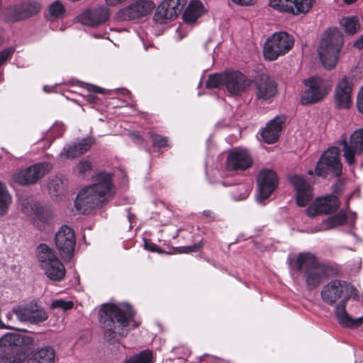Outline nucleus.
<instances>
[{
  "mask_svg": "<svg viewBox=\"0 0 363 363\" xmlns=\"http://www.w3.org/2000/svg\"><path fill=\"white\" fill-rule=\"evenodd\" d=\"M357 291L352 286L339 279L333 280L322 288L320 296L323 301L330 306L337 303L334 308V314L337 323L342 328H357L363 324V303H357L354 306L362 313V316L358 318L349 315L346 310L347 300L352 296L356 299L357 294L354 292Z\"/></svg>",
  "mask_w": 363,
  "mask_h": 363,
  "instance_id": "obj_1",
  "label": "nucleus"
},
{
  "mask_svg": "<svg viewBox=\"0 0 363 363\" xmlns=\"http://www.w3.org/2000/svg\"><path fill=\"white\" fill-rule=\"evenodd\" d=\"M99 315L104 340L114 344L128 335L127 328L133 320L135 311L125 303H105L101 306Z\"/></svg>",
  "mask_w": 363,
  "mask_h": 363,
  "instance_id": "obj_2",
  "label": "nucleus"
},
{
  "mask_svg": "<svg viewBox=\"0 0 363 363\" xmlns=\"http://www.w3.org/2000/svg\"><path fill=\"white\" fill-rule=\"evenodd\" d=\"M113 175L101 172L94 177V183L82 189L74 201L80 213L88 214L95 208H101L113 195Z\"/></svg>",
  "mask_w": 363,
  "mask_h": 363,
  "instance_id": "obj_3",
  "label": "nucleus"
},
{
  "mask_svg": "<svg viewBox=\"0 0 363 363\" xmlns=\"http://www.w3.org/2000/svg\"><path fill=\"white\" fill-rule=\"evenodd\" d=\"M290 266L294 280L303 282L308 290L317 288L330 271L328 265L320 262L315 255L308 252L298 253Z\"/></svg>",
  "mask_w": 363,
  "mask_h": 363,
  "instance_id": "obj_4",
  "label": "nucleus"
},
{
  "mask_svg": "<svg viewBox=\"0 0 363 363\" xmlns=\"http://www.w3.org/2000/svg\"><path fill=\"white\" fill-rule=\"evenodd\" d=\"M343 43V35L336 28H328L323 34L318 52L325 69H331L335 66Z\"/></svg>",
  "mask_w": 363,
  "mask_h": 363,
  "instance_id": "obj_5",
  "label": "nucleus"
},
{
  "mask_svg": "<svg viewBox=\"0 0 363 363\" xmlns=\"http://www.w3.org/2000/svg\"><path fill=\"white\" fill-rule=\"evenodd\" d=\"M38 260L46 276L55 281H62L65 276V268L54 252L45 244L38 247Z\"/></svg>",
  "mask_w": 363,
  "mask_h": 363,
  "instance_id": "obj_6",
  "label": "nucleus"
},
{
  "mask_svg": "<svg viewBox=\"0 0 363 363\" xmlns=\"http://www.w3.org/2000/svg\"><path fill=\"white\" fill-rule=\"evenodd\" d=\"M294 38L286 32L274 33L264 43L263 53L269 60H275L288 52L294 45Z\"/></svg>",
  "mask_w": 363,
  "mask_h": 363,
  "instance_id": "obj_7",
  "label": "nucleus"
},
{
  "mask_svg": "<svg viewBox=\"0 0 363 363\" xmlns=\"http://www.w3.org/2000/svg\"><path fill=\"white\" fill-rule=\"evenodd\" d=\"M342 169L340 150L337 147H331L321 155L316 164L315 173L324 178L328 174L340 177L342 174Z\"/></svg>",
  "mask_w": 363,
  "mask_h": 363,
  "instance_id": "obj_8",
  "label": "nucleus"
},
{
  "mask_svg": "<svg viewBox=\"0 0 363 363\" xmlns=\"http://www.w3.org/2000/svg\"><path fill=\"white\" fill-rule=\"evenodd\" d=\"M340 144L342 146L343 157L349 165L358 161L363 166V128L356 130L350 135L349 143L343 138Z\"/></svg>",
  "mask_w": 363,
  "mask_h": 363,
  "instance_id": "obj_9",
  "label": "nucleus"
},
{
  "mask_svg": "<svg viewBox=\"0 0 363 363\" xmlns=\"http://www.w3.org/2000/svg\"><path fill=\"white\" fill-rule=\"evenodd\" d=\"M41 4L36 0H25L9 6L6 10V18L16 22L28 18L40 12Z\"/></svg>",
  "mask_w": 363,
  "mask_h": 363,
  "instance_id": "obj_10",
  "label": "nucleus"
},
{
  "mask_svg": "<svg viewBox=\"0 0 363 363\" xmlns=\"http://www.w3.org/2000/svg\"><path fill=\"white\" fill-rule=\"evenodd\" d=\"M55 243L61 257L65 261L70 260L76 245L74 230L67 225H62L55 234Z\"/></svg>",
  "mask_w": 363,
  "mask_h": 363,
  "instance_id": "obj_11",
  "label": "nucleus"
},
{
  "mask_svg": "<svg viewBox=\"0 0 363 363\" xmlns=\"http://www.w3.org/2000/svg\"><path fill=\"white\" fill-rule=\"evenodd\" d=\"M16 335L6 334L0 339V363H22L24 356L16 343Z\"/></svg>",
  "mask_w": 363,
  "mask_h": 363,
  "instance_id": "obj_12",
  "label": "nucleus"
},
{
  "mask_svg": "<svg viewBox=\"0 0 363 363\" xmlns=\"http://www.w3.org/2000/svg\"><path fill=\"white\" fill-rule=\"evenodd\" d=\"M305 89L301 96L302 104L316 103L324 98L328 93L324 81L318 77H313L304 81Z\"/></svg>",
  "mask_w": 363,
  "mask_h": 363,
  "instance_id": "obj_13",
  "label": "nucleus"
},
{
  "mask_svg": "<svg viewBox=\"0 0 363 363\" xmlns=\"http://www.w3.org/2000/svg\"><path fill=\"white\" fill-rule=\"evenodd\" d=\"M12 312L21 322L38 324L48 319L46 312L33 302L26 305L16 306L12 308Z\"/></svg>",
  "mask_w": 363,
  "mask_h": 363,
  "instance_id": "obj_14",
  "label": "nucleus"
},
{
  "mask_svg": "<svg viewBox=\"0 0 363 363\" xmlns=\"http://www.w3.org/2000/svg\"><path fill=\"white\" fill-rule=\"evenodd\" d=\"M51 165L47 162H40L20 170L14 174V181L21 185L36 183L45 174L48 173Z\"/></svg>",
  "mask_w": 363,
  "mask_h": 363,
  "instance_id": "obj_15",
  "label": "nucleus"
},
{
  "mask_svg": "<svg viewBox=\"0 0 363 363\" xmlns=\"http://www.w3.org/2000/svg\"><path fill=\"white\" fill-rule=\"evenodd\" d=\"M316 0H269V6L281 12L293 15L305 14L315 4Z\"/></svg>",
  "mask_w": 363,
  "mask_h": 363,
  "instance_id": "obj_16",
  "label": "nucleus"
},
{
  "mask_svg": "<svg viewBox=\"0 0 363 363\" xmlns=\"http://www.w3.org/2000/svg\"><path fill=\"white\" fill-rule=\"evenodd\" d=\"M155 7L151 0H134L128 6L121 9L118 16L123 21L134 20L148 15Z\"/></svg>",
  "mask_w": 363,
  "mask_h": 363,
  "instance_id": "obj_17",
  "label": "nucleus"
},
{
  "mask_svg": "<svg viewBox=\"0 0 363 363\" xmlns=\"http://www.w3.org/2000/svg\"><path fill=\"white\" fill-rule=\"evenodd\" d=\"M258 194L257 201L262 203L267 199L277 188L278 178L275 172L271 169H262L257 177Z\"/></svg>",
  "mask_w": 363,
  "mask_h": 363,
  "instance_id": "obj_18",
  "label": "nucleus"
},
{
  "mask_svg": "<svg viewBox=\"0 0 363 363\" xmlns=\"http://www.w3.org/2000/svg\"><path fill=\"white\" fill-rule=\"evenodd\" d=\"M340 206V201L336 196L328 195L316 198L306 208V213L309 217L319 214H329L335 211Z\"/></svg>",
  "mask_w": 363,
  "mask_h": 363,
  "instance_id": "obj_19",
  "label": "nucleus"
},
{
  "mask_svg": "<svg viewBox=\"0 0 363 363\" xmlns=\"http://www.w3.org/2000/svg\"><path fill=\"white\" fill-rule=\"evenodd\" d=\"M250 84V80L239 71L224 72V87L230 95L238 96Z\"/></svg>",
  "mask_w": 363,
  "mask_h": 363,
  "instance_id": "obj_20",
  "label": "nucleus"
},
{
  "mask_svg": "<svg viewBox=\"0 0 363 363\" xmlns=\"http://www.w3.org/2000/svg\"><path fill=\"white\" fill-rule=\"evenodd\" d=\"M181 0H165L157 8L154 14V21L160 24L167 23L169 21L175 19L182 11Z\"/></svg>",
  "mask_w": 363,
  "mask_h": 363,
  "instance_id": "obj_21",
  "label": "nucleus"
},
{
  "mask_svg": "<svg viewBox=\"0 0 363 363\" xmlns=\"http://www.w3.org/2000/svg\"><path fill=\"white\" fill-rule=\"evenodd\" d=\"M109 18L108 9L103 6L87 9L78 16V21L86 26L96 27L105 23Z\"/></svg>",
  "mask_w": 363,
  "mask_h": 363,
  "instance_id": "obj_22",
  "label": "nucleus"
},
{
  "mask_svg": "<svg viewBox=\"0 0 363 363\" xmlns=\"http://www.w3.org/2000/svg\"><path fill=\"white\" fill-rule=\"evenodd\" d=\"M289 182L296 190V203L298 206H307L313 198V189L309 183L300 175H292Z\"/></svg>",
  "mask_w": 363,
  "mask_h": 363,
  "instance_id": "obj_23",
  "label": "nucleus"
},
{
  "mask_svg": "<svg viewBox=\"0 0 363 363\" xmlns=\"http://www.w3.org/2000/svg\"><path fill=\"white\" fill-rule=\"evenodd\" d=\"M352 79L343 77L337 83L335 91V101L338 108H348L351 104Z\"/></svg>",
  "mask_w": 363,
  "mask_h": 363,
  "instance_id": "obj_24",
  "label": "nucleus"
},
{
  "mask_svg": "<svg viewBox=\"0 0 363 363\" xmlns=\"http://www.w3.org/2000/svg\"><path fill=\"white\" fill-rule=\"evenodd\" d=\"M357 216L355 213H352L350 215H347L345 212L341 211L337 214H335L324 220L314 229L311 230V233H314L319 231L328 230L342 225L348 221L351 228H354Z\"/></svg>",
  "mask_w": 363,
  "mask_h": 363,
  "instance_id": "obj_25",
  "label": "nucleus"
},
{
  "mask_svg": "<svg viewBox=\"0 0 363 363\" xmlns=\"http://www.w3.org/2000/svg\"><path fill=\"white\" fill-rule=\"evenodd\" d=\"M256 98L262 101H271L277 93L276 82L266 74L255 81Z\"/></svg>",
  "mask_w": 363,
  "mask_h": 363,
  "instance_id": "obj_26",
  "label": "nucleus"
},
{
  "mask_svg": "<svg viewBox=\"0 0 363 363\" xmlns=\"http://www.w3.org/2000/svg\"><path fill=\"white\" fill-rule=\"evenodd\" d=\"M252 164V158L249 152L243 148H235L227 157L226 164L229 169L245 170Z\"/></svg>",
  "mask_w": 363,
  "mask_h": 363,
  "instance_id": "obj_27",
  "label": "nucleus"
},
{
  "mask_svg": "<svg viewBox=\"0 0 363 363\" xmlns=\"http://www.w3.org/2000/svg\"><path fill=\"white\" fill-rule=\"evenodd\" d=\"M284 121L283 116H277L268 122L261 131L262 140L267 144L276 143L279 138Z\"/></svg>",
  "mask_w": 363,
  "mask_h": 363,
  "instance_id": "obj_28",
  "label": "nucleus"
},
{
  "mask_svg": "<svg viewBox=\"0 0 363 363\" xmlns=\"http://www.w3.org/2000/svg\"><path fill=\"white\" fill-rule=\"evenodd\" d=\"M94 143V139L91 137L77 140L65 146L60 156H65L67 159H74L88 151Z\"/></svg>",
  "mask_w": 363,
  "mask_h": 363,
  "instance_id": "obj_29",
  "label": "nucleus"
},
{
  "mask_svg": "<svg viewBox=\"0 0 363 363\" xmlns=\"http://www.w3.org/2000/svg\"><path fill=\"white\" fill-rule=\"evenodd\" d=\"M204 13L203 4L199 1H191L183 11V25L192 26ZM184 28H183V30ZM184 35L183 34V36Z\"/></svg>",
  "mask_w": 363,
  "mask_h": 363,
  "instance_id": "obj_30",
  "label": "nucleus"
},
{
  "mask_svg": "<svg viewBox=\"0 0 363 363\" xmlns=\"http://www.w3.org/2000/svg\"><path fill=\"white\" fill-rule=\"evenodd\" d=\"M55 352L50 346H45L35 352L27 363H54Z\"/></svg>",
  "mask_w": 363,
  "mask_h": 363,
  "instance_id": "obj_31",
  "label": "nucleus"
},
{
  "mask_svg": "<svg viewBox=\"0 0 363 363\" xmlns=\"http://www.w3.org/2000/svg\"><path fill=\"white\" fill-rule=\"evenodd\" d=\"M152 359V351L147 349L126 358L123 363H151Z\"/></svg>",
  "mask_w": 363,
  "mask_h": 363,
  "instance_id": "obj_32",
  "label": "nucleus"
},
{
  "mask_svg": "<svg viewBox=\"0 0 363 363\" xmlns=\"http://www.w3.org/2000/svg\"><path fill=\"white\" fill-rule=\"evenodd\" d=\"M12 202V198L6 186L0 182V216L7 213L9 206Z\"/></svg>",
  "mask_w": 363,
  "mask_h": 363,
  "instance_id": "obj_33",
  "label": "nucleus"
},
{
  "mask_svg": "<svg viewBox=\"0 0 363 363\" xmlns=\"http://www.w3.org/2000/svg\"><path fill=\"white\" fill-rule=\"evenodd\" d=\"M340 23L345 33L348 34L355 33L360 26L358 18L355 16L342 17Z\"/></svg>",
  "mask_w": 363,
  "mask_h": 363,
  "instance_id": "obj_34",
  "label": "nucleus"
},
{
  "mask_svg": "<svg viewBox=\"0 0 363 363\" xmlns=\"http://www.w3.org/2000/svg\"><path fill=\"white\" fill-rule=\"evenodd\" d=\"M74 172L83 178L91 176L92 172L91 162L86 159L80 160L74 167Z\"/></svg>",
  "mask_w": 363,
  "mask_h": 363,
  "instance_id": "obj_35",
  "label": "nucleus"
},
{
  "mask_svg": "<svg viewBox=\"0 0 363 363\" xmlns=\"http://www.w3.org/2000/svg\"><path fill=\"white\" fill-rule=\"evenodd\" d=\"M64 5L59 1L52 2L48 8V12L52 20L61 18L65 13Z\"/></svg>",
  "mask_w": 363,
  "mask_h": 363,
  "instance_id": "obj_36",
  "label": "nucleus"
},
{
  "mask_svg": "<svg viewBox=\"0 0 363 363\" xmlns=\"http://www.w3.org/2000/svg\"><path fill=\"white\" fill-rule=\"evenodd\" d=\"M251 188L245 184H240L231 194L232 198L235 201H242L246 199L250 192Z\"/></svg>",
  "mask_w": 363,
  "mask_h": 363,
  "instance_id": "obj_37",
  "label": "nucleus"
},
{
  "mask_svg": "<svg viewBox=\"0 0 363 363\" xmlns=\"http://www.w3.org/2000/svg\"><path fill=\"white\" fill-rule=\"evenodd\" d=\"M224 86V72L210 74L206 82L207 88H217Z\"/></svg>",
  "mask_w": 363,
  "mask_h": 363,
  "instance_id": "obj_38",
  "label": "nucleus"
},
{
  "mask_svg": "<svg viewBox=\"0 0 363 363\" xmlns=\"http://www.w3.org/2000/svg\"><path fill=\"white\" fill-rule=\"evenodd\" d=\"M23 211L27 215H35L40 220H43V218L41 216L42 208L36 203H28L27 205L23 208Z\"/></svg>",
  "mask_w": 363,
  "mask_h": 363,
  "instance_id": "obj_39",
  "label": "nucleus"
},
{
  "mask_svg": "<svg viewBox=\"0 0 363 363\" xmlns=\"http://www.w3.org/2000/svg\"><path fill=\"white\" fill-rule=\"evenodd\" d=\"M150 138L153 146L164 147L167 145V138L152 132L149 133Z\"/></svg>",
  "mask_w": 363,
  "mask_h": 363,
  "instance_id": "obj_40",
  "label": "nucleus"
},
{
  "mask_svg": "<svg viewBox=\"0 0 363 363\" xmlns=\"http://www.w3.org/2000/svg\"><path fill=\"white\" fill-rule=\"evenodd\" d=\"M203 247V240L198 243L189 246H183V253H190L193 252L200 251Z\"/></svg>",
  "mask_w": 363,
  "mask_h": 363,
  "instance_id": "obj_41",
  "label": "nucleus"
},
{
  "mask_svg": "<svg viewBox=\"0 0 363 363\" xmlns=\"http://www.w3.org/2000/svg\"><path fill=\"white\" fill-rule=\"evenodd\" d=\"M52 308H60L64 310L70 309L73 307L72 301H65L63 300H56L52 303Z\"/></svg>",
  "mask_w": 363,
  "mask_h": 363,
  "instance_id": "obj_42",
  "label": "nucleus"
},
{
  "mask_svg": "<svg viewBox=\"0 0 363 363\" xmlns=\"http://www.w3.org/2000/svg\"><path fill=\"white\" fill-rule=\"evenodd\" d=\"M62 182L60 179L52 180L48 184V189L50 194L55 193L57 196L60 190Z\"/></svg>",
  "mask_w": 363,
  "mask_h": 363,
  "instance_id": "obj_43",
  "label": "nucleus"
},
{
  "mask_svg": "<svg viewBox=\"0 0 363 363\" xmlns=\"http://www.w3.org/2000/svg\"><path fill=\"white\" fill-rule=\"evenodd\" d=\"M357 303H362L356 302L354 304L351 306V307L349 310V312H347V313L349 315H352L354 318H358L362 316V313H361L360 311L358 308H355V306H354Z\"/></svg>",
  "mask_w": 363,
  "mask_h": 363,
  "instance_id": "obj_44",
  "label": "nucleus"
},
{
  "mask_svg": "<svg viewBox=\"0 0 363 363\" xmlns=\"http://www.w3.org/2000/svg\"><path fill=\"white\" fill-rule=\"evenodd\" d=\"M357 106L359 111L363 114V86L361 88L357 95Z\"/></svg>",
  "mask_w": 363,
  "mask_h": 363,
  "instance_id": "obj_45",
  "label": "nucleus"
},
{
  "mask_svg": "<svg viewBox=\"0 0 363 363\" xmlns=\"http://www.w3.org/2000/svg\"><path fill=\"white\" fill-rule=\"evenodd\" d=\"M202 215L206 218L207 222H212L216 219V214L211 210H204Z\"/></svg>",
  "mask_w": 363,
  "mask_h": 363,
  "instance_id": "obj_46",
  "label": "nucleus"
},
{
  "mask_svg": "<svg viewBox=\"0 0 363 363\" xmlns=\"http://www.w3.org/2000/svg\"><path fill=\"white\" fill-rule=\"evenodd\" d=\"M145 248L152 252L158 251V247L155 244L148 242L147 240H145Z\"/></svg>",
  "mask_w": 363,
  "mask_h": 363,
  "instance_id": "obj_47",
  "label": "nucleus"
},
{
  "mask_svg": "<svg viewBox=\"0 0 363 363\" xmlns=\"http://www.w3.org/2000/svg\"><path fill=\"white\" fill-rule=\"evenodd\" d=\"M235 4L242 5V6H248L253 4L254 0H231Z\"/></svg>",
  "mask_w": 363,
  "mask_h": 363,
  "instance_id": "obj_48",
  "label": "nucleus"
},
{
  "mask_svg": "<svg viewBox=\"0 0 363 363\" xmlns=\"http://www.w3.org/2000/svg\"><path fill=\"white\" fill-rule=\"evenodd\" d=\"M354 45L358 49L363 48V34L355 41Z\"/></svg>",
  "mask_w": 363,
  "mask_h": 363,
  "instance_id": "obj_49",
  "label": "nucleus"
},
{
  "mask_svg": "<svg viewBox=\"0 0 363 363\" xmlns=\"http://www.w3.org/2000/svg\"><path fill=\"white\" fill-rule=\"evenodd\" d=\"M88 89L89 91L94 93H103V89L94 85H89Z\"/></svg>",
  "mask_w": 363,
  "mask_h": 363,
  "instance_id": "obj_50",
  "label": "nucleus"
},
{
  "mask_svg": "<svg viewBox=\"0 0 363 363\" xmlns=\"http://www.w3.org/2000/svg\"><path fill=\"white\" fill-rule=\"evenodd\" d=\"M169 254H181L182 253V247H173L169 252Z\"/></svg>",
  "mask_w": 363,
  "mask_h": 363,
  "instance_id": "obj_51",
  "label": "nucleus"
},
{
  "mask_svg": "<svg viewBox=\"0 0 363 363\" xmlns=\"http://www.w3.org/2000/svg\"><path fill=\"white\" fill-rule=\"evenodd\" d=\"M97 97L94 95H89V101L92 103H95L96 101Z\"/></svg>",
  "mask_w": 363,
  "mask_h": 363,
  "instance_id": "obj_52",
  "label": "nucleus"
},
{
  "mask_svg": "<svg viewBox=\"0 0 363 363\" xmlns=\"http://www.w3.org/2000/svg\"><path fill=\"white\" fill-rule=\"evenodd\" d=\"M225 125H226V124H224L223 122H218L216 123V128H223Z\"/></svg>",
  "mask_w": 363,
  "mask_h": 363,
  "instance_id": "obj_53",
  "label": "nucleus"
},
{
  "mask_svg": "<svg viewBox=\"0 0 363 363\" xmlns=\"http://www.w3.org/2000/svg\"><path fill=\"white\" fill-rule=\"evenodd\" d=\"M92 35L96 38H101L104 37V35L102 34H96V33H93Z\"/></svg>",
  "mask_w": 363,
  "mask_h": 363,
  "instance_id": "obj_54",
  "label": "nucleus"
},
{
  "mask_svg": "<svg viewBox=\"0 0 363 363\" xmlns=\"http://www.w3.org/2000/svg\"><path fill=\"white\" fill-rule=\"evenodd\" d=\"M14 315V313H13L12 311L11 312H9L6 315V318L8 319H11V316Z\"/></svg>",
  "mask_w": 363,
  "mask_h": 363,
  "instance_id": "obj_55",
  "label": "nucleus"
},
{
  "mask_svg": "<svg viewBox=\"0 0 363 363\" xmlns=\"http://www.w3.org/2000/svg\"><path fill=\"white\" fill-rule=\"evenodd\" d=\"M177 32L178 33V39H182V33L179 31V29L177 30Z\"/></svg>",
  "mask_w": 363,
  "mask_h": 363,
  "instance_id": "obj_56",
  "label": "nucleus"
},
{
  "mask_svg": "<svg viewBox=\"0 0 363 363\" xmlns=\"http://www.w3.org/2000/svg\"><path fill=\"white\" fill-rule=\"evenodd\" d=\"M138 325H139L138 323H135V324L133 325V328H136V327H138Z\"/></svg>",
  "mask_w": 363,
  "mask_h": 363,
  "instance_id": "obj_57",
  "label": "nucleus"
},
{
  "mask_svg": "<svg viewBox=\"0 0 363 363\" xmlns=\"http://www.w3.org/2000/svg\"><path fill=\"white\" fill-rule=\"evenodd\" d=\"M308 173L309 174H311H311H313V171H312V170H309V171L308 172Z\"/></svg>",
  "mask_w": 363,
  "mask_h": 363,
  "instance_id": "obj_58",
  "label": "nucleus"
},
{
  "mask_svg": "<svg viewBox=\"0 0 363 363\" xmlns=\"http://www.w3.org/2000/svg\"><path fill=\"white\" fill-rule=\"evenodd\" d=\"M223 185L225 186H228V184L225 182H223Z\"/></svg>",
  "mask_w": 363,
  "mask_h": 363,
  "instance_id": "obj_59",
  "label": "nucleus"
},
{
  "mask_svg": "<svg viewBox=\"0 0 363 363\" xmlns=\"http://www.w3.org/2000/svg\"><path fill=\"white\" fill-rule=\"evenodd\" d=\"M182 354H183V356L186 354V351L184 350V348H183Z\"/></svg>",
  "mask_w": 363,
  "mask_h": 363,
  "instance_id": "obj_60",
  "label": "nucleus"
},
{
  "mask_svg": "<svg viewBox=\"0 0 363 363\" xmlns=\"http://www.w3.org/2000/svg\"><path fill=\"white\" fill-rule=\"evenodd\" d=\"M210 41L211 40H208V42L206 43L205 47H206L207 43H209Z\"/></svg>",
  "mask_w": 363,
  "mask_h": 363,
  "instance_id": "obj_61",
  "label": "nucleus"
},
{
  "mask_svg": "<svg viewBox=\"0 0 363 363\" xmlns=\"http://www.w3.org/2000/svg\"><path fill=\"white\" fill-rule=\"evenodd\" d=\"M131 216H132V215H129V216H128V218H129V219H130V218H131Z\"/></svg>",
  "mask_w": 363,
  "mask_h": 363,
  "instance_id": "obj_62",
  "label": "nucleus"
},
{
  "mask_svg": "<svg viewBox=\"0 0 363 363\" xmlns=\"http://www.w3.org/2000/svg\"><path fill=\"white\" fill-rule=\"evenodd\" d=\"M353 236L357 238V235L354 233H352Z\"/></svg>",
  "mask_w": 363,
  "mask_h": 363,
  "instance_id": "obj_63",
  "label": "nucleus"
}]
</instances>
